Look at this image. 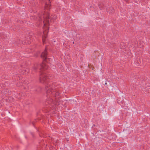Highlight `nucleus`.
<instances>
[{"label": "nucleus", "instance_id": "obj_1", "mask_svg": "<svg viewBox=\"0 0 150 150\" xmlns=\"http://www.w3.org/2000/svg\"><path fill=\"white\" fill-rule=\"evenodd\" d=\"M49 76L45 73H41L40 75L39 81L40 83L45 85L47 98L46 100V104L50 105V107H53L60 104L59 98L60 93L55 89H54V86L52 83L49 82L48 79H50Z\"/></svg>", "mask_w": 150, "mask_h": 150}, {"label": "nucleus", "instance_id": "obj_2", "mask_svg": "<svg viewBox=\"0 0 150 150\" xmlns=\"http://www.w3.org/2000/svg\"><path fill=\"white\" fill-rule=\"evenodd\" d=\"M40 20H42V18L44 19L43 21L44 25L43 27V35L42 37V42L43 44L45 43V39L47 37V30L49 29V28L48 25L49 24L50 18L49 17V13L47 12H46L43 14V15L40 17Z\"/></svg>", "mask_w": 150, "mask_h": 150}, {"label": "nucleus", "instance_id": "obj_3", "mask_svg": "<svg viewBox=\"0 0 150 150\" xmlns=\"http://www.w3.org/2000/svg\"><path fill=\"white\" fill-rule=\"evenodd\" d=\"M39 66L40 67V71H42L43 70L47 69L48 68V65L44 63H42L40 66Z\"/></svg>", "mask_w": 150, "mask_h": 150}, {"label": "nucleus", "instance_id": "obj_4", "mask_svg": "<svg viewBox=\"0 0 150 150\" xmlns=\"http://www.w3.org/2000/svg\"><path fill=\"white\" fill-rule=\"evenodd\" d=\"M41 57H42L44 58L45 59H46L47 58V53L46 52V49L45 48V50L41 54Z\"/></svg>", "mask_w": 150, "mask_h": 150}, {"label": "nucleus", "instance_id": "obj_5", "mask_svg": "<svg viewBox=\"0 0 150 150\" xmlns=\"http://www.w3.org/2000/svg\"><path fill=\"white\" fill-rule=\"evenodd\" d=\"M28 71V69H27L26 70L23 69V70H21V73L22 74H26Z\"/></svg>", "mask_w": 150, "mask_h": 150}, {"label": "nucleus", "instance_id": "obj_6", "mask_svg": "<svg viewBox=\"0 0 150 150\" xmlns=\"http://www.w3.org/2000/svg\"><path fill=\"white\" fill-rule=\"evenodd\" d=\"M38 66L37 65H35L33 68V70L35 71L36 69L38 67Z\"/></svg>", "mask_w": 150, "mask_h": 150}, {"label": "nucleus", "instance_id": "obj_7", "mask_svg": "<svg viewBox=\"0 0 150 150\" xmlns=\"http://www.w3.org/2000/svg\"><path fill=\"white\" fill-rule=\"evenodd\" d=\"M125 48V45H123V46H122V48L124 49Z\"/></svg>", "mask_w": 150, "mask_h": 150}, {"label": "nucleus", "instance_id": "obj_8", "mask_svg": "<svg viewBox=\"0 0 150 150\" xmlns=\"http://www.w3.org/2000/svg\"><path fill=\"white\" fill-rule=\"evenodd\" d=\"M123 45H124V43H121V45H122V46H123Z\"/></svg>", "mask_w": 150, "mask_h": 150}, {"label": "nucleus", "instance_id": "obj_9", "mask_svg": "<svg viewBox=\"0 0 150 150\" xmlns=\"http://www.w3.org/2000/svg\"><path fill=\"white\" fill-rule=\"evenodd\" d=\"M56 18V16H54V17L53 18V19H55Z\"/></svg>", "mask_w": 150, "mask_h": 150}, {"label": "nucleus", "instance_id": "obj_10", "mask_svg": "<svg viewBox=\"0 0 150 150\" xmlns=\"http://www.w3.org/2000/svg\"><path fill=\"white\" fill-rule=\"evenodd\" d=\"M149 53L150 54V50L149 51Z\"/></svg>", "mask_w": 150, "mask_h": 150}, {"label": "nucleus", "instance_id": "obj_11", "mask_svg": "<svg viewBox=\"0 0 150 150\" xmlns=\"http://www.w3.org/2000/svg\"><path fill=\"white\" fill-rule=\"evenodd\" d=\"M105 85H106V84H107V83H105Z\"/></svg>", "mask_w": 150, "mask_h": 150}, {"label": "nucleus", "instance_id": "obj_12", "mask_svg": "<svg viewBox=\"0 0 150 150\" xmlns=\"http://www.w3.org/2000/svg\"><path fill=\"white\" fill-rule=\"evenodd\" d=\"M1 46L0 45V47H1Z\"/></svg>", "mask_w": 150, "mask_h": 150}]
</instances>
